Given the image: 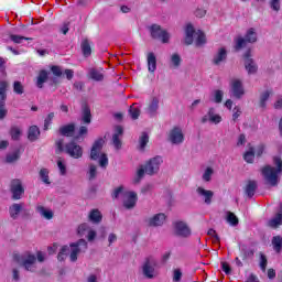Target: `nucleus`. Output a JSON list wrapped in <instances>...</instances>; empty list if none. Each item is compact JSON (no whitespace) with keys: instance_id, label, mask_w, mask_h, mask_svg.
Segmentation results:
<instances>
[{"instance_id":"40","label":"nucleus","mask_w":282,"mask_h":282,"mask_svg":"<svg viewBox=\"0 0 282 282\" xmlns=\"http://www.w3.org/2000/svg\"><path fill=\"white\" fill-rule=\"evenodd\" d=\"M240 252L242 254V259H250V257H254V251H252V249L248 248V246L242 245L240 247Z\"/></svg>"},{"instance_id":"36","label":"nucleus","mask_w":282,"mask_h":282,"mask_svg":"<svg viewBox=\"0 0 282 282\" xmlns=\"http://www.w3.org/2000/svg\"><path fill=\"white\" fill-rule=\"evenodd\" d=\"M196 47H202L206 45V34L202 30L196 31Z\"/></svg>"},{"instance_id":"17","label":"nucleus","mask_w":282,"mask_h":282,"mask_svg":"<svg viewBox=\"0 0 282 282\" xmlns=\"http://www.w3.org/2000/svg\"><path fill=\"white\" fill-rule=\"evenodd\" d=\"M245 58V69L248 72V74H257L259 66H257L254 59L250 58V51L246 53Z\"/></svg>"},{"instance_id":"51","label":"nucleus","mask_w":282,"mask_h":282,"mask_svg":"<svg viewBox=\"0 0 282 282\" xmlns=\"http://www.w3.org/2000/svg\"><path fill=\"white\" fill-rule=\"evenodd\" d=\"M55 113L50 112L46 118L44 119V131H47L50 127L52 126V120H54Z\"/></svg>"},{"instance_id":"21","label":"nucleus","mask_w":282,"mask_h":282,"mask_svg":"<svg viewBox=\"0 0 282 282\" xmlns=\"http://www.w3.org/2000/svg\"><path fill=\"white\" fill-rule=\"evenodd\" d=\"M164 221H166V215L160 213L155 214L153 217L148 219V225L152 227L163 226Z\"/></svg>"},{"instance_id":"26","label":"nucleus","mask_w":282,"mask_h":282,"mask_svg":"<svg viewBox=\"0 0 282 282\" xmlns=\"http://www.w3.org/2000/svg\"><path fill=\"white\" fill-rule=\"evenodd\" d=\"M23 210V203H14L9 207V215L12 219H19V215Z\"/></svg>"},{"instance_id":"11","label":"nucleus","mask_w":282,"mask_h":282,"mask_svg":"<svg viewBox=\"0 0 282 282\" xmlns=\"http://www.w3.org/2000/svg\"><path fill=\"white\" fill-rule=\"evenodd\" d=\"M10 191L12 193V199H21L23 197V194L25 193V188L23 187V183L21 180H13L11 181V187Z\"/></svg>"},{"instance_id":"60","label":"nucleus","mask_w":282,"mask_h":282,"mask_svg":"<svg viewBox=\"0 0 282 282\" xmlns=\"http://www.w3.org/2000/svg\"><path fill=\"white\" fill-rule=\"evenodd\" d=\"M11 41H13V43H21L22 41H30L29 37L25 36H21V35H10Z\"/></svg>"},{"instance_id":"56","label":"nucleus","mask_w":282,"mask_h":282,"mask_svg":"<svg viewBox=\"0 0 282 282\" xmlns=\"http://www.w3.org/2000/svg\"><path fill=\"white\" fill-rule=\"evenodd\" d=\"M109 164V159L107 158V154L102 153L99 156V166H101V169L107 167V165Z\"/></svg>"},{"instance_id":"20","label":"nucleus","mask_w":282,"mask_h":282,"mask_svg":"<svg viewBox=\"0 0 282 282\" xmlns=\"http://www.w3.org/2000/svg\"><path fill=\"white\" fill-rule=\"evenodd\" d=\"M34 263H36V256L29 254L23 258L21 267L24 268L28 272H32L34 270Z\"/></svg>"},{"instance_id":"62","label":"nucleus","mask_w":282,"mask_h":282,"mask_svg":"<svg viewBox=\"0 0 282 282\" xmlns=\"http://www.w3.org/2000/svg\"><path fill=\"white\" fill-rule=\"evenodd\" d=\"M99 239H106L107 238V228L101 226L98 229Z\"/></svg>"},{"instance_id":"19","label":"nucleus","mask_w":282,"mask_h":282,"mask_svg":"<svg viewBox=\"0 0 282 282\" xmlns=\"http://www.w3.org/2000/svg\"><path fill=\"white\" fill-rule=\"evenodd\" d=\"M104 144H105V140L102 139H99L94 142L90 151V160H98V158H100V151H102Z\"/></svg>"},{"instance_id":"16","label":"nucleus","mask_w":282,"mask_h":282,"mask_svg":"<svg viewBox=\"0 0 282 282\" xmlns=\"http://www.w3.org/2000/svg\"><path fill=\"white\" fill-rule=\"evenodd\" d=\"M174 230L178 237H191V228L184 221H176L174 224Z\"/></svg>"},{"instance_id":"15","label":"nucleus","mask_w":282,"mask_h":282,"mask_svg":"<svg viewBox=\"0 0 282 282\" xmlns=\"http://www.w3.org/2000/svg\"><path fill=\"white\" fill-rule=\"evenodd\" d=\"M124 133V130L121 126H117L115 128V133L112 135V144L117 151H120L122 149V134Z\"/></svg>"},{"instance_id":"58","label":"nucleus","mask_w":282,"mask_h":282,"mask_svg":"<svg viewBox=\"0 0 282 282\" xmlns=\"http://www.w3.org/2000/svg\"><path fill=\"white\" fill-rule=\"evenodd\" d=\"M207 235H208L209 237H213V238H214V243H219L220 238H219V235H217V231H216L215 229H209V230L207 231Z\"/></svg>"},{"instance_id":"46","label":"nucleus","mask_w":282,"mask_h":282,"mask_svg":"<svg viewBox=\"0 0 282 282\" xmlns=\"http://www.w3.org/2000/svg\"><path fill=\"white\" fill-rule=\"evenodd\" d=\"M139 144H140L141 151H144V149L147 148V144H149V134L147 132H142L139 139Z\"/></svg>"},{"instance_id":"34","label":"nucleus","mask_w":282,"mask_h":282,"mask_svg":"<svg viewBox=\"0 0 282 282\" xmlns=\"http://www.w3.org/2000/svg\"><path fill=\"white\" fill-rule=\"evenodd\" d=\"M36 210L42 217H44V219H53V217H54V212H52L51 209H47L41 205L36 207Z\"/></svg>"},{"instance_id":"24","label":"nucleus","mask_w":282,"mask_h":282,"mask_svg":"<svg viewBox=\"0 0 282 282\" xmlns=\"http://www.w3.org/2000/svg\"><path fill=\"white\" fill-rule=\"evenodd\" d=\"M272 94H274L272 89H267L260 93L259 104H258L260 109H265V107H268V100H270V97L272 96Z\"/></svg>"},{"instance_id":"12","label":"nucleus","mask_w":282,"mask_h":282,"mask_svg":"<svg viewBox=\"0 0 282 282\" xmlns=\"http://www.w3.org/2000/svg\"><path fill=\"white\" fill-rule=\"evenodd\" d=\"M200 122L203 124H206V122H210L212 124H219V122H221V117L219 113H217L215 108H209L207 113L200 119Z\"/></svg>"},{"instance_id":"22","label":"nucleus","mask_w":282,"mask_h":282,"mask_svg":"<svg viewBox=\"0 0 282 282\" xmlns=\"http://www.w3.org/2000/svg\"><path fill=\"white\" fill-rule=\"evenodd\" d=\"M158 109H160V98L152 97L147 109L149 116H158Z\"/></svg>"},{"instance_id":"48","label":"nucleus","mask_w":282,"mask_h":282,"mask_svg":"<svg viewBox=\"0 0 282 282\" xmlns=\"http://www.w3.org/2000/svg\"><path fill=\"white\" fill-rule=\"evenodd\" d=\"M57 166L61 175H67V165L65 164V160H63L62 158H58Z\"/></svg>"},{"instance_id":"5","label":"nucleus","mask_w":282,"mask_h":282,"mask_svg":"<svg viewBox=\"0 0 282 282\" xmlns=\"http://www.w3.org/2000/svg\"><path fill=\"white\" fill-rule=\"evenodd\" d=\"M140 272L144 279H158L159 272L155 269V260L153 258H147L141 264Z\"/></svg>"},{"instance_id":"45","label":"nucleus","mask_w":282,"mask_h":282,"mask_svg":"<svg viewBox=\"0 0 282 282\" xmlns=\"http://www.w3.org/2000/svg\"><path fill=\"white\" fill-rule=\"evenodd\" d=\"M171 65H172V67H174V69H177V67H180V65H182V57H180V54H177V53L172 54Z\"/></svg>"},{"instance_id":"10","label":"nucleus","mask_w":282,"mask_h":282,"mask_svg":"<svg viewBox=\"0 0 282 282\" xmlns=\"http://www.w3.org/2000/svg\"><path fill=\"white\" fill-rule=\"evenodd\" d=\"M167 140L171 142V144H182L184 142V132L182 131V128L174 127L172 130H170Z\"/></svg>"},{"instance_id":"59","label":"nucleus","mask_w":282,"mask_h":282,"mask_svg":"<svg viewBox=\"0 0 282 282\" xmlns=\"http://www.w3.org/2000/svg\"><path fill=\"white\" fill-rule=\"evenodd\" d=\"M173 281L174 282L182 281V270L181 269H174L173 270Z\"/></svg>"},{"instance_id":"64","label":"nucleus","mask_w":282,"mask_h":282,"mask_svg":"<svg viewBox=\"0 0 282 282\" xmlns=\"http://www.w3.org/2000/svg\"><path fill=\"white\" fill-rule=\"evenodd\" d=\"M96 235H97V234H96V230H94V229L90 228V230L88 231V234H87V236H86V237H87V240H88V241H94V239H96Z\"/></svg>"},{"instance_id":"4","label":"nucleus","mask_w":282,"mask_h":282,"mask_svg":"<svg viewBox=\"0 0 282 282\" xmlns=\"http://www.w3.org/2000/svg\"><path fill=\"white\" fill-rule=\"evenodd\" d=\"M55 144L59 153L65 151L69 158H73V160H80V158H83V147L76 143V141H70L65 144V140L59 139L55 142ZM63 144H65V147H63Z\"/></svg>"},{"instance_id":"14","label":"nucleus","mask_w":282,"mask_h":282,"mask_svg":"<svg viewBox=\"0 0 282 282\" xmlns=\"http://www.w3.org/2000/svg\"><path fill=\"white\" fill-rule=\"evenodd\" d=\"M196 193L198 197H202L204 204H206L207 206H210V204H213V197H215V192L198 186L196 188Z\"/></svg>"},{"instance_id":"38","label":"nucleus","mask_w":282,"mask_h":282,"mask_svg":"<svg viewBox=\"0 0 282 282\" xmlns=\"http://www.w3.org/2000/svg\"><path fill=\"white\" fill-rule=\"evenodd\" d=\"M89 75H90V78L93 80H96L97 83H100L101 80H105V75L96 68H91L90 72H89Z\"/></svg>"},{"instance_id":"13","label":"nucleus","mask_w":282,"mask_h":282,"mask_svg":"<svg viewBox=\"0 0 282 282\" xmlns=\"http://www.w3.org/2000/svg\"><path fill=\"white\" fill-rule=\"evenodd\" d=\"M138 203V194L135 192H124L123 193V206L127 210H131L135 208V204Z\"/></svg>"},{"instance_id":"9","label":"nucleus","mask_w":282,"mask_h":282,"mask_svg":"<svg viewBox=\"0 0 282 282\" xmlns=\"http://www.w3.org/2000/svg\"><path fill=\"white\" fill-rule=\"evenodd\" d=\"M150 34L152 39L161 40L162 43H169V39H171L169 33L165 30H162V26L158 24H152L150 26Z\"/></svg>"},{"instance_id":"44","label":"nucleus","mask_w":282,"mask_h":282,"mask_svg":"<svg viewBox=\"0 0 282 282\" xmlns=\"http://www.w3.org/2000/svg\"><path fill=\"white\" fill-rule=\"evenodd\" d=\"M9 133L12 140H19L21 138V128L19 126H12Z\"/></svg>"},{"instance_id":"28","label":"nucleus","mask_w":282,"mask_h":282,"mask_svg":"<svg viewBox=\"0 0 282 282\" xmlns=\"http://www.w3.org/2000/svg\"><path fill=\"white\" fill-rule=\"evenodd\" d=\"M254 193H257V181L249 180L245 186V194L247 197H254Z\"/></svg>"},{"instance_id":"6","label":"nucleus","mask_w":282,"mask_h":282,"mask_svg":"<svg viewBox=\"0 0 282 282\" xmlns=\"http://www.w3.org/2000/svg\"><path fill=\"white\" fill-rule=\"evenodd\" d=\"M257 41H258L257 29L250 28L246 32L245 37L237 39L235 50L236 52H239V50H242V47H246L247 43H257Z\"/></svg>"},{"instance_id":"57","label":"nucleus","mask_w":282,"mask_h":282,"mask_svg":"<svg viewBox=\"0 0 282 282\" xmlns=\"http://www.w3.org/2000/svg\"><path fill=\"white\" fill-rule=\"evenodd\" d=\"M260 268L262 272H265V269L268 268V258H265V254H260Z\"/></svg>"},{"instance_id":"37","label":"nucleus","mask_w":282,"mask_h":282,"mask_svg":"<svg viewBox=\"0 0 282 282\" xmlns=\"http://www.w3.org/2000/svg\"><path fill=\"white\" fill-rule=\"evenodd\" d=\"M226 221L231 226H239V218L232 212L226 213Z\"/></svg>"},{"instance_id":"50","label":"nucleus","mask_w":282,"mask_h":282,"mask_svg":"<svg viewBox=\"0 0 282 282\" xmlns=\"http://www.w3.org/2000/svg\"><path fill=\"white\" fill-rule=\"evenodd\" d=\"M214 99L213 101L217 105L221 104V100H224V90H215L213 93Z\"/></svg>"},{"instance_id":"63","label":"nucleus","mask_w":282,"mask_h":282,"mask_svg":"<svg viewBox=\"0 0 282 282\" xmlns=\"http://www.w3.org/2000/svg\"><path fill=\"white\" fill-rule=\"evenodd\" d=\"M221 268L225 274H230L232 272V269L230 268V264H228V262H221Z\"/></svg>"},{"instance_id":"42","label":"nucleus","mask_w":282,"mask_h":282,"mask_svg":"<svg viewBox=\"0 0 282 282\" xmlns=\"http://www.w3.org/2000/svg\"><path fill=\"white\" fill-rule=\"evenodd\" d=\"M213 175H215V170L213 167H206L202 176L203 182H210Z\"/></svg>"},{"instance_id":"2","label":"nucleus","mask_w":282,"mask_h":282,"mask_svg":"<svg viewBox=\"0 0 282 282\" xmlns=\"http://www.w3.org/2000/svg\"><path fill=\"white\" fill-rule=\"evenodd\" d=\"M87 240L79 239L77 242L70 243L69 247H62L57 254V259L58 261H65V259L69 257L70 261L75 263V261H78V254H80V252H87Z\"/></svg>"},{"instance_id":"49","label":"nucleus","mask_w":282,"mask_h":282,"mask_svg":"<svg viewBox=\"0 0 282 282\" xmlns=\"http://www.w3.org/2000/svg\"><path fill=\"white\" fill-rule=\"evenodd\" d=\"M13 91L14 94H18L19 96H21L22 94L25 93V88L23 87V84H21V82H14Z\"/></svg>"},{"instance_id":"55","label":"nucleus","mask_w":282,"mask_h":282,"mask_svg":"<svg viewBox=\"0 0 282 282\" xmlns=\"http://www.w3.org/2000/svg\"><path fill=\"white\" fill-rule=\"evenodd\" d=\"M129 113H130V118H132V120H138V118H140L139 108L131 106L129 109Z\"/></svg>"},{"instance_id":"53","label":"nucleus","mask_w":282,"mask_h":282,"mask_svg":"<svg viewBox=\"0 0 282 282\" xmlns=\"http://www.w3.org/2000/svg\"><path fill=\"white\" fill-rule=\"evenodd\" d=\"M51 72L55 78H61V76H63V68L61 66H51Z\"/></svg>"},{"instance_id":"35","label":"nucleus","mask_w":282,"mask_h":282,"mask_svg":"<svg viewBox=\"0 0 282 282\" xmlns=\"http://www.w3.org/2000/svg\"><path fill=\"white\" fill-rule=\"evenodd\" d=\"M82 120L85 124H91V110L87 107H83Z\"/></svg>"},{"instance_id":"41","label":"nucleus","mask_w":282,"mask_h":282,"mask_svg":"<svg viewBox=\"0 0 282 282\" xmlns=\"http://www.w3.org/2000/svg\"><path fill=\"white\" fill-rule=\"evenodd\" d=\"M272 246H273V250H275V252H281L282 250V237L281 236H275L272 238Z\"/></svg>"},{"instance_id":"33","label":"nucleus","mask_w":282,"mask_h":282,"mask_svg":"<svg viewBox=\"0 0 282 282\" xmlns=\"http://www.w3.org/2000/svg\"><path fill=\"white\" fill-rule=\"evenodd\" d=\"M39 135H41V130L36 126H32L29 129L28 139L31 142H35V140H39Z\"/></svg>"},{"instance_id":"1","label":"nucleus","mask_w":282,"mask_h":282,"mask_svg":"<svg viewBox=\"0 0 282 282\" xmlns=\"http://www.w3.org/2000/svg\"><path fill=\"white\" fill-rule=\"evenodd\" d=\"M272 165H264L260 169V173L268 186H279V175L282 173V160L279 156L273 158Z\"/></svg>"},{"instance_id":"23","label":"nucleus","mask_w":282,"mask_h":282,"mask_svg":"<svg viewBox=\"0 0 282 282\" xmlns=\"http://www.w3.org/2000/svg\"><path fill=\"white\" fill-rule=\"evenodd\" d=\"M228 58V52L225 47L218 50V52L214 55L213 64L214 65H221Z\"/></svg>"},{"instance_id":"39","label":"nucleus","mask_w":282,"mask_h":282,"mask_svg":"<svg viewBox=\"0 0 282 282\" xmlns=\"http://www.w3.org/2000/svg\"><path fill=\"white\" fill-rule=\"evenodd\" d=\"M82 52L86 57L91 56V44L89 43V40L86 39L82 41Z\"/></svg>"},{"instance_id":"27","label":"nucleus","mask_w":282,"mask_h":282,"mask_svg":"<svg viewBox=\"0 0 282 282\" xmlns=\"http://www.w3.org/2000/svg\"><path fill=\"white\" fill-rule=\"evenodd\" d=\"M58 131L61 135H64L65 138H72V135H74V131H76V124L68 123L66 126H62Z\"/></svg>"},{"instance_id":"29","label":"nucleus","mask_w":282,"mask_h":282,"mask_svg":"<svg viewBox=\"0 0 282 282\" xmlns=\"http://www.w3.org/2000/svg\"><path fill=\"white\" fill-rule=\"evenodd\" d=\"M21 159V150L15 149L13 152H10L6 156V163L7 164H14V162H19Z\"/></svg>"},{"instance_id":"32","label":"nucleus","mask_w":282,"mask_h":282,"mask_svg":"<svg viewBox=\"0 0 282 282\" xmlns=\"http://www.w3.org/2000/svg\"><path fill=\"white\" fill-rule=\"evenodd\" d=\"M267 226H269V228H279V226H282V214L278 213L275 217L267 223Z\"/></svg>"},{"instance_id":"30","label":"nucleus","mask_w":282,"mask_h":282,"mask_svg":"<svg viewBox=\"0 0 282 282\" xmlns=\"http://www.w3.org/2000/svg\"><path fill=\"white\" fill-rule=\"evenodd\" d=\"M148 69L150 74H153L158 69V59L155 58L154 53L148 54Z\"/></svg>"},{"instance_id":"3","label":"nucleus","mask_w":282,"mask_h":282,"mask_svg":"<svg viewBox=\"0 0 282 282\" xmlns=\"http://www.w3.org/2000/svg\"><path fill=\"white\" fill-rule=\"evenodd\" d=\"M162 156H154L150 159L144 165H141L140 169L137 171V182H140L141 177L145 175H156L160 172V166H162Z\"/></svg>"},{"instance_id":"61","label":"nucleus","mask_w":282,"mask_h":282,"mask_svg":"<svg viewBox=\"0 0 282 282\" xmlns=\"http://www.w3.org/2000/svg\"><path fill=\"white\" fill-rule=\"evenodd\" d=\"M97 167L94 164L89 165V180H96Z\"/></svg>"},{"instance_id":"31","label":"nucleus","mask_w":282,"mask_h":282,"mask_svg":"<svg viewBox=\"0 0 282 282\" xmlns=\"http://www.w3.org/2000/svg\"><path fill=\"white\" fill-rule=\"evenodd\" d=\"M88 219L93 224H100V221H102V213L98 209H91L88 215Z\"/></svg>"},{"instance_id":"43","label":"nucleus","mask_w":282,"mask_h":282,"mask_svg":"<svg viewBox=\"0 0 282 282\" xmlns=\"http://www.w3.org/2000/svg\"><path fill=\"white\" fill-rule=\"evenodd\" d=\"M90 230H91V227L87 223H84L78 226L77 235H79V237H85V235H87L88 231Z\"/></svg>"},{"instance_id":"18","label":"nucleus","mask_w":282,"mask_h":282,"mask_svg":"<svg viewBox=\"0 0 282 282\" xmlns=\"http://www.w3.org/2000/svg\"><path fill=\"white\" fill-rule=\"evenodd\" d=\"M196 33L197 31H195V26H193L192 23H187L185 26V37H184L185 45H193V42L195 41L194 36Z\"/></svg>"},{"instance_id":"8","label":"nucleus","mask_w":282,"mask_h":282,"mask_svg":"<svg viewBox=\"0 0 282 282\" xmlns=\"http://www.w3.org/2000/svg\"><path fill=\"white\" fill-rule=\"evenodd\" d=\"M8 89L7 82H0V120H3L6 116H8V109H6V98L8 95L6 94Z\"/></svg>"},{"instance_id":"7","label":"nucleus","mask_w":282,"mask_h":282,"mask_svg":"<svg viewBox=\"0 0 282 282\" xmlns=\"http://www.w3.org/2000/svg\"><path fill=\"white\" fill-rule=\"evenodd\" d=\"M230 94L236 100H241L246 96V88H243V82L239 78H234L229 83Z\"/></svg>"},{"instance_id":"47","label":"nucleus","mask_w":282,"mask_h":282,"mask_svg":"<svg viewBox=\"0 0 282 282\" xmlns=\"http://www.w3.org/2000/svg\"><path fill=\"white\" fill-rule=\"evenodd\" d=\"M40 177L44 184H51L50 183V171H47V169L40 170Z\"/></svg>"},{"instance_id":"25","label":"nucleus","mask_w":282,"mask_h":282,"mask_svg":"<svg viewBox=\"0 0 282 282\" xmlns=\"http://www.w3.org/2000/svg\"><path fill=\"white\" fill-rule=\"evenodd\" d=\"M48 78H50V72H47L46 69H41L36 77V87H39V89H43V85L47 83Z\"/></svg>"},{"instance_id":"52","label":"nucleus","mask_w":282,"mask_h":282,"mask_svg":"<svg viewBox=\"0 0 282 282\" xmlns=\"http://www.w3.org/2000/svg\"><path fill=\"white\" fill-rule=\"evenodd\" d=\"M243 160H246L248 164H252L254 162V149L251 148L250 151L246 152Z\"/></svg>"},{"instance_id":"54","label":"nucleus","mask_w":282,"mask_h":282,"mask_svg":"<svg viewBox=\"0 0 282 282\" xmlns=\"http://www.w3.org/2000/svg\"><path fill=\"white\" fill-rule=\"evenodd\" d=\"M269 6L273 12H279L281 10V0H270Z\"/></svg>"}]
</instances>
